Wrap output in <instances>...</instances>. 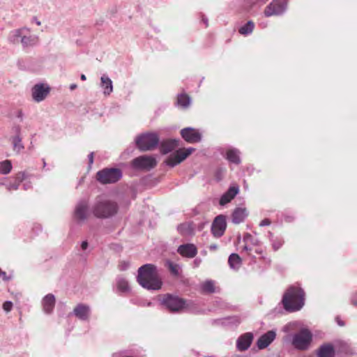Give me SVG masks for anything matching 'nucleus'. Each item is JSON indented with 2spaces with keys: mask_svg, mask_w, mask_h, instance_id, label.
I'll return each instance as SVG.
<instances>
[{
  "mask_svg": "<svg viewBox=\"0 0 357 357\" xmlns=\"http://www.w3.org/2000/svg\"><path fill=\"white\" fill-rule=\"evenodd\" d=\"M77 87V84H72L70 85V87L69 89L73 91L74 89H75Z\"/></svg>",
  "mask_w": 357,
  "mask_h": 357,
  "instance_id": "55",
  "label": "nucleus"
},
{
  "mask_svg": "<svg viewBox=\"0 0 357 357\" xmlns=\"http://www.w3.org/2000/svg\"><path fill=\"white\" fill-rule=\"evenodd\" d=\"M284 241L282 238H275L271 241L272 248L275 251L279 250L283 245Z\"/></svg>",
  "mask_w": 357,
  "mask_h": 357,
  "instance_id": "38",
  "label": "nucleus"
},
{
  "mask_svg": "<svg viewBox=\"0 0 357 357\" xmlns=\"http://www.w3.org/2000/svg\"><path fill=\"white\" fill-rule=\"evenodd\" d=\"M351 303L354 306L357 307V292L351 296Z\"/></svg>",
  "mask_w": 357,
  "mask_h": 357,
  "instance_id": "43",
  "label": "nucleus"
},
{
  "mask_svg": "<svg viewBox=\"0 0 357 357\" xmlns=\"http://www.w3.org/2000/svg\"><path fill=\"white\" fill-rule=\"evenodd\" d=\"M194 148L190 147L186 149H180L173 153H172L166 160L167 165L169 167H174L178 164L183 162L187 157H188L193 151Z\"/></svg>",
  "mask_w": 357,
  "mask_h": 357,
  "instance_id": "11",
  "label": "nucleus"
},
{
  "mask_svg": "<svg viewBox=\"0 0 357 357\" xmlns=\"http://www.w3.org/2000/svg\"><path fill=\"white\" fill-rule=\"evenodd\" d=\"M0 278H2V279L4 280V281H8L9 280V278L6 275V273L5 271H3L1 268H0Z\"/></svg>",
  "mask_w": 357,
  "mask_h": 357,
  "instance_id": "44",
  "label": "nucleus"
},
{
  "mask_svg": "<svg viewBox=\"0 0 357 357\" xmlns=\"http://www.w3.org/2000/svg\"><path fill=\"white\" fill-rule=\"evenodd\" d=\"M80 79H81L82 81H85V80L86 79V75H85L82 74V75H80Z\"/></svg>",
  "mask_w": 357,
  "mask_h": 357,
  "instance_id": "56",
  "label": "nucleus"
},
{
  "mask_svg": "<svg viewBox=\"0 0 357 357\" xmlns=\"http://www.w3.org/2000/svg\"><path fill=\"white\" fill-rule=\"evenodd\" d=\"M288 0H273L264 9V14L266 17L280 16L287 10Z\"/></svg>",
  "mask_w": 357,
  "mask_h": 357,
  "instance_id": "9",
  "label": "nucleus"
},
{
  "mask_svg": "<svg viewBox=\"0 0 357 357\" xmlns=\"http://www.w3.org/2000/svg\"><path fill=\"white\" fill-rule=\"evenodd\" d=\"M276 333L274 331H269L262 335L257 340V345L259 349L267 347L275 338Z\"/></svg>",
  "mask_w": 357,
  "mask_h": 357,
  "instance_id": "18",
  "label": "nucleus"
},
{
  "mask_svg": "<svg viewBox=\"0 0 357 357\" xmlns=\"http://www.w3.org/2000/svg\"><path fill=\"white\" fill-rule=\"evenodd\" d=\"M117 290L122 293L130 291V289L128 280L122 276H118L116 279Z\"/></svg>",
  "mask_w": 357,
  "mask_h": 357,
  "instance_id": "31",
  "label": "nucleus"
},
{
  "mask_svg": "<svg viewBox=\"0 0 357 357\" xmlns=\"http://www.w3.org/2000/svg\"><path fill=\"white\" fill-rule=\"evenodd\" d=\"M203 291L208 294L215 292V283L213 280H206L202 284Z\"/></svg>",
  "mask_w": 357,
  "mask_h": 357,
  "instance_id": "36",
  "label": "nucleus"
},
{
  "mask_svg": "<svg viewBox=\"0 0 357 357\" xmlns=\"http://www.w3.org/2000/svg\"><path fill=\"white\" fill-rule=\"evenodd\" d=\"M252 340L253 335L251 333L241 335L236 341L237 349L241 351L247 350L250 347Z\"/></svg>",
  "mask_w": 357,
  "mask_h": 357,
  "instance_id": "17",
  "label": "nucleus"
},
{
  "mask_svg": "<svg viewBox=\"0 0 357 357\" xmlns=\"http://www.w3.org/2000/svg\"><path fill=\"white\" fill-rule=\"evenodd\" d=\"M312 333L308 329L303 328L293 335L292 344L298 349H307L312 341Z\"/></svg>",
  "mask_w": 357,
  "mask_h": 357,
  "instance_id": "7",
  "label": "nucleus"
},
{
  "mask_svg": "<svg viewBox=\"0 0 357 357\" xmlns=\"http://www.w3.org/2000/svg\"><path fill=\"white\" fill-rule=\"evenodd\" d=\"M271 222L269 219L265 218L260 222L259 227L269 226L271 225Z\"/></svg>",
  "mask_w": 357,
  "mask_h": 357,
  "instance_id": "42",
  "label": "nucleus"
},
{
  "mask_svg": "<svg viewBox=\"0 0 357 357\" xmlns=\"http://www.w3.org/2000/svg\"><path fill=\"white\" fill-rule=\"evenodd\" d=\"M227 223L225 217L222 215H218L211 225V232L216 238L221 237L226 229Z\"/></svg>",
  "mask_w": 357,
  "mask_h": 357,
  "instance_id": "13",
  "label": "nucleus"
},
{
  "mask_svg": "<svg viewBox=\"0 0 357 357\" xmlns=\"http://www.w3.org/2000/svg\"><path fill=\"white\" fill-rule=\"evenodd\" d=\"M24 31L29 32L30 29L26 27H23L12 31L8 36V40L14 44L18 43L19 42L21 43V38L23 37Z\"/></svg>",
  "mask_w": 357,
  "mask_h": 357,
  "instance_id": "25",
  "label": "nucleus"
},
{
  "mask_svg": "<svg viewBox=\"0 0 357 357\" xmlns=\"http://www.w3.org/2000/svg\"><path fill=\"white\" fill-rule=\"evenodd\" d=\"M118 203L105 196H98L91 206V213L98 219H109L117 215Z\"/></svg>",
  "mask_w": 357,
  "mask_h": 357,
  "instance_id": "1",
  "label": "nucleus"
},
{
  "mask_svg": "<svg viewBox=\"0 0 357 357\" xmlns=\"http://www.w3.org/2000/svg\"><path fill=\"white\" fill-rule=\"evenodd\" d=\"M255 252H256V253H257V254H261V250H257H257H255Z\"/></svg>",
  "mask_w": 357,
  "mask_h": 357,
  "instance_id": "59",
  "label": "nucleus"
},
{
  "mask_svg": "<svg viewBox=\"0 0 357 357\" xmlns=\"http://www.w3.org/2000/svg\"><path fill=\"white\" fill-rule=\"evenodd\" d=\"M38 43V37L36 35L25 36L21 38V44L24 48L35 46Z\"/></svg>",
  "mask_w": 357,
  "mask_h": 357,
  "instance_id": "29",
  "label": "nucleus"
},
{
  "mask_svg": "<svg viewBox=\"0 0 357 357\" xmlns=\"http://www.w3.org/2000/svg\"><path fill=\"white\" fill-rule=\"evenodd\" d=\"M202 22L205 24L206 26H208V18L204 16V15H202Z\"/></svg>",
  "mask_w": 357,
  "mask_h": 357,
  "instance_id": "52",
  "label": "nucleus"
},
{
  "mask_svg": "<svg viewBox=\"0 0 357 357\" xmlns=\"http://www.w3.org/2000/svg\"><path fill=\"white\" fill-rule=\"evenodd\" d=\"M50 91V88L48 84L44 83L36 84L31 89L32 98L37 102H41L47 96Z\"/></svg>",
  "mask_w": 357,
  "mask_h": 357,
  "instance_id": "12",
  "label": "nucleus"
},
{
  "mask_svg": "<svg viewBox=\"0 0 357 357\" xmlns=\"http://www.w3.org/2000/svg\"><path fill=\"white\" fill-rule=\"evenodd\" d=\"M243 250L247 252H249L250 251L252 250V248L250 247H249L248 244H245V245L243 246Z\"/></svg>",
  "mask_w": 357,
  "mask_h": 357,
  "instance_id": "50",
  "label": "nucleus"
},
{
  "mask_svg": "<svg viewBox=\"0 0 357 357\" xmlns=\"http://www.w3.org/2000/svg\"><path fill=\"white\" fill-rule=\"evenodd\" d=\"M129 266H130V263L128 261H121L119 264V268L120 271H126L128 268Z\"/></svg>",
  "mask_w": 357,
  "mask_h": 357,
  "instance_id": "41",
  "label": "nucleus"
},
{
  "mask_svg": "<svg viewBox=\"0 0 357 357\" xmlns=\"http://www.w3.org/2000/svg\"><path fill=\"white\" fill-rule=\"evenodd\" d=\"M305 291L301 287L290 286L284 293L281 303L287 312H297L305 305Z\"/></svg>",
  "mask_w": 357,
  "mask_h": 357,
  "instance_id": "3",
  "label": "nucleus"
},
{
  "mask_svg": "<svg viewBox=\"0 0 357 357\" xmlns=\"http://www.w3.org/2000/svg\"><path fill=\"white\" fill-rule=\"evenodd\" d=\"M32 188V184H31V181H28V182H26L25 183H24L23 185V189L24 190H29Z\"/></svg>",
  "mask_w": 357,
  "mask_h": 357,
  "instance_id": "45",
  "label": "nucleus"
},
{
  "mask_svg": "<svg viewBox=\"0 0 357 357\" xmlns=\"http://www.w3.org/2000/svg\"><path fill=\"white\" fill-rule=\"evenodd\" d=\"M228 264L230 268L237 271L241 266L242 259L238 254L232 253L229 257Z\"/></svg>",
  "mask_w": 357,
  "mask_h": 357,
  "instance_id": "30",
  "label": "nucleus"
},
{
  "mask_svg": "<svg viewBox=\"0 0 357 357\" xmlns=\"http://www.w3.org/2000/svg\"><path fill=\"white\" fill-rule=\"evenodd\" d=\"M55 302V297L52 294L45 296L41 302L44 312L47 314H51L54 308Z\"/></svg>",
  "mask_w": 357,
  "mask_h": 357,
  "instance_id": "20",
  "label": "nucleus"
},
{
  "mask_svg": "<svg viewBox=\"0 0 357 357\" xmlns=\"http://www.w3.org/2000/svg\"><path fill=\"white\" fill-rule=\"evenodd\" d=\"M12 143L13 151L17 153L24 149V146L22 142V137L19 135H15L12 137Z\"/></svg>",
  "mask_w": 357,
  "mask_h": 357,
  "instance_id": "32",
  "label": "nucleus"
},
{
  "mask_svg": "<svg viewBox=\"0 0 357 357\" xmlns=\"http://www.w3.org/2000/svg\"><path fill=\"white\" fill-rule=\"evenodd\" d=\"M177 229L181 234L184 235L187 234L188 227L185 224H181L178 226Z\"/></svg>",
  "mask_w": 357,
  "mask_h": 357,
  "instance_id": "39",
  "label": "nucleus"
},
{
  "mask_svg": "<svg viewBox=\"0 0 357 357\" xmlns=\"http://www.w3.org/2000/svg\"><path fill=\"white\" fill-rule=\"evenodd\" d=\"M43 167H45L46 166V162H45V159H43Z\"/></svg>",
  "mask_w": 357,
  "mask_h": 357,
  "instance_id": "60",
  "label": "nucleus"
},
{
  "mask_svg": "<svg viewBox=\"0 0 357 357\" xmlns=\"http://www.w3.org/2000/svg\"><path fill=\"white\" fill-rule=\"evenodd\" d=\"M88 158H89V165H92L93 162V152L89 153V155H88Z\"/></svg>",
  "mask_w": 357,
  "mask_h": 357,
  "instance_id": "47",
  "label": "nucleus"
},
{
  "mask_svg": "<svg viewBox=\"0 0 357 357\" xmlns=\"http://www.w3.org/2000/svg\"><path fill=\"white\" fill-rule=\"evenodd\" d=\"M317 354L319 357H334L335 349L332 344H324L319 347Z\"/></svg>",
  "mask_w": 357,
  "mask_h": 357,
  "instance_id": "27",
  "label": "nucleus"
},
{
  "mask_svg": "<svg viewBox=\"0 0 357 357\" xmlns=\"http://www.w3.org/2000/svg\"><path fill=\"white\" fill-rule=\"evenodd\" d=\"M13 307V303L11 301H7L3 304V309L6 312H9Z\"/></svg>",
  "mask_w": 357,
  "mask_h": 357,
  "instance_id": "40",
  "label": "nucleus"
},
{
  "mask_svg": "<svg viewBox=\"0 0 357 357\" xmlns=\"http://www.w3.org/2000/svg\"><path fill=\"white\" fill-rule=\"evenodd\" d=\"M122 177V172L118 168H105L97 173V180L102 183H113Z\"/></svg>",
  "mask_w": 357,
  "mask_h": 357,
  "instance_id": "6",
  "label": "nucleus"
},
{
  "mask_svg": "<svg viewBox=\"0 0 357 357\" xmlns=\"http://www.w3.org/2000/svg\"><path fill=\"white\" fill-rule=\"evenodd\" d=\"M13 130L16 133V135H20L21 128L19 125L13 126Z\"/></svg>",
  "mask_w": 357,
  "mask_h": 357,
  "instance_id": "46",
  "label": "nucleus"
},
{
  "mask_svg": "<svg viewBox=\"0 0 357 357\" xmlns=\"http://www.w3.org/2000/svg\"><path fill=\"white\" fill-rule=\"evenodd\" d=\"M268 238L269 239V241L271 242L273 240L275 239V238H274V236H273V234L271 231H268Z\"/></svg>",
  "mask_w": 357,
  "mask_h": 357,
  "instance_id": "51",
  "label": "nucleus"
},
{
  "mask_svg": "<svg viewBox=\"0 0 357 357\" xmlns=\"http://www.w3.org/2000/svg\"><path fill=\"white\" fill-rule=\"evenodd\" d=\"M255 28V24L252 21H248L245 24L242 26L238 32L243 36H248L252 33Z\"/></svg>",
  "mask_w": 357,
  "mask_h": 357,
  "instance_id": "33",
  "label": "nucleus"
},
{
  "mask_svg": "<svg viewBox=\"0 0 357 357\" xmlns=\"http://www.w3.org/2000/svg\"><path fill=\"white\" fill-rule=\"evenodd\" d=\"M178 252L185 257L192 258L197 253V248L193 244L181 245L177 250Z\"/></svg>",
  "mask_w": 357,
  "mask_h": 357,
  "instance_id": "21",
  "label": "nucleus"
},
{
  "mask_svg": "<svg viewBox=\"0 0 357 357\" xmlns=\"http://www.w3.org/2000/svg\"><path fill=\"white\" fill-rule=\"evenodd\" d=\"M81 248L82 250H86L88 248V242L86 241H84L82 242Z\"/></svg>",
  "mask_w": 357,
  "mask_h": 357,
  "instance_id": "49",
  "label": "nucleus"
},
{
  "mask_svg": "<svg viewBox=\"0 0 357 357\" xmlns=\"http://www.w3.org/2000/svg\"><path fill=\"white\" fill-rule=\"evenodd\" d=\"M100 86L105 96H109L113 91V82L107 75H102L101 76Z\"/></svg>",
  "mask_w": 357,
  "mask_h": 357,
  "instance_id": "22",
  "label": "nucleus"
},
{
  "mask_svg": "<svg viewBox=\"0 0 357 357\" xmlns=\"http://www.w3.org/2000/svg\"><path fill=\"white\" fill-rule=\"evenodd\" d=\"M137 281L143 288L148 290H159L162 285L156 266L151 264H144L138 269Z\"/></svg>",
  "mask_w": 357,
  "mask_h": 357,
  "instance_id": "2",
  "label": "nucleus"
},
{
  "mask_svg": "<svg viewBox=\"0 0 357 357\" xmlns=\"http://www.w3.org/2000/svg\"><path fill=\"white\" fill-rule=\"evenodd\" d=\"M89 213H91V208H89V200L82 199L77 202L75 207L73 217L78 223H83L87 220Z\"/></svg>",
  "mask_w": 357,
  "mask_h": 357,
  "instance_id": "10",
  "label": "nucleus"
},
{
  "mask_svg": "<svg viewBox=\"0 0 357 357\" xmlns=\"http://www.w3.org/2000/svg\"><path fill=\"white\" fill-rule=\"evenodd\" d=\"M191 98L185 93H180L177 96L176 105L182 109H186L191 105Z\"/></svg>",
  "mask_w": 357,
  "mask_h": 357,
  "instance_id": "28",
  "label": "nucleus"
},
{
  "mask_svg": "<svg viewBox=\"0 0 357 357\" xmlns=\"http://www.w3.org/2000/svg\"><path fill=\"white\" fill-rule=\"evenodd\" d=\"M160 304L172 313H180L186 307L185 300L169 294L162 296Z\"/></svg>",
  "mask_w": 357,
  "mask_h": 357,
  "instance_id": "4",
  "label": "nucleus"
},
{
  "mask_svg": "<svg viewBox=\"0 0 357 357\" xmlns=\"http://www.w3.org/2000/svg\"><path fill=\"white\" fill-rule=\"evenodd\" d=\"M227 160L235 165H239L241 162L240 158V151L236 148H230L226 152Z\"/></svg>",
  "mask_w": 357,
  "mask_h": 357,
  "instance_id": "26",
  "label": "nucleus"
},
{
  "mask_svg": "<svg viewBox=\"0 0 357 357\" xmlns=\"http://www.w3.org/2000/svg\"><path fill=\"white\" fill-rule=\"evenodd\" d=\"M182 138L188 143H197L202 140V134L195 128L188 127L181 130Z\"/></svg>",
  "mask_w": 357,
  "mask_h": 357,
  "instance_id": "14",
  "label": "nucleus"
},
{
  "mask_svg": "<svg viewBox=\"0 0 357 357\" xmlns=\"http://www.w3.org/2000/svg\"><path fill=\"white\" fill-rule=\"evenodd\" d=\"M229 319L231 320V322H234L235 324H238L240 323V320L238 317H230Z\"/></svg>",
  "mask_w": 357,
  "mask_h": 357,
  "instance_id": "48",
  "label": "nucleus"
},
{
  "mask_svg": "<svg viewBox=\"0 0 357 357\" xmlns=\"http://www.w3.org/2000/svg\"><path fill=\"white\" fill-rule=\"evenodd\" d=\"M239 192V187L237 185L230 186L229 189L220 197L219 204L225 206L229 203Z\"/></svg>",
  "mask_w": 357,
  "mask_h": 357,
  "instance_id": "16",
  "label": "nucleus"
},
{
  "mask_svg": "<svg viewBox=\"0 0 357 357\" xmlns=\"http://www.w3.org/2000/svg\"><path fill=\"white\" fill-rule=\"evenodd\" d=\"M336 321H337V323L339 326H344V322L342 321V320H340L338 317L336 318Z\"/></svg>",
  "mask_w": 357,
  "mask_h": 357,
  "instance_id": "53",
  "label": "nucleus"
},
{
  "mask_svg": "<svg viewBox=\"0 0 357 357\" xmlns=\"http://www.w3.org/2000/svg\"><path fill=\"white\" fill-rule=\"evenodd\" d=\"M243 242L246 244H250L252 245H258L259 241L258 238L253 237L250 234L246 233L243 236Z\"/></svg>",
  "mask_w": 357,
  "mask_h": 357,
  "instance_id": "37",
  "label": "nucleus"
},
{
  "mask_svg": "<svg viewBox=\"0 0 357 357\" xmlns=\"http://www.w3.org/2000/svg\"><path fill=\"white\" fill-rule=\"evenodd\" d=\"M91 307L84 303L77 304L74 308L72 314L81 321H88L91 315Z\"/></svg>",
  "mask_w": 357,
  "mask_h": 357,
  "instance_id": "15",
  "label": "nucleus"
},
{
  "mask_svg": "<svg viewBox=\"0 0 357 357\" xmlns=\"http://www.w3.org/2000/svg\"><path fill=\"white\" fill-rule=\"evenodd\" d=\"M179 140L170 139L162 141L160 144V151L162 154H167L178 146Z\"/></svg>",
  "mask_w": 357,
  "mask_h": 357,
  "instance_id": "19",
  "label": "nucleus"
},
{
  "mask_svg": "<svg viewBox=\"0 0 357 357\" xmlns=\"http://www.w3.org/2000/svg\"><path fill=\"white\" fill-rule=\"evenodd\" d=\"M218 248V245L216 244H211L209 245V249L211 250H215Z\"/></svg>",
  "mask_w": 357,
  "mask_h": 357,
  "instance_id": "54",
  "label": "nucleus"
},
{
  "mask_svg": "<svg viewBox=\"0 0 357 357\" xmlns=\"http://www.w3.org/2000/svg\"><path fill=\"white\" fill-rule=\"evenodd\" d=\"M33 21H34V22L36 23V24H37V25H38V26H39V25H40V24H41V23H40V22L39 20H38V19H37V18H36V17H34V18H33Z\"/></svg>",
  "mask_w": 357,
  "mask_h": 357,
  "instance_id": "57",
  "label": "nucleus"
},
{
  "mask_svg": "<svg viewBox=\"0 0 357 357\" xmlns=\"http://www.w3.org/2000/svg\"><path fill=\"white\" fill-rule=\"evenodd\" d=\"M13 168L11 161L9 160H5L0 162V174L6 175L9 174Z\"/></svg>",
  "mask_w": 357,
  "mask_h": 357,
  "instance_id": "34",
  "label": "nucleus"
},
{
  "mask_svg": "<svg viewBox=\"0 0 357 357\" xmlns=\"http://www.w3.org/2000/svg\"><path fill=\"white\" fill-rule=\"evenodd\" d=\"M157 165L156 159L152 155H141L134 158L131 167L135 170L149 171Z\"/></svg>",
  "mask_w": 357,
  "mask_h": 357,
  "instance_id": "8",
  "label": "nucleus"
},
{
  "mask_svg": "<svg viewBox=\"0 0 357 357\" xmlns=\"http://www.w3.org/2000/svg\"><path fill=\"white\" fill-rule=\"evenodd\" d=\"M27 176L24 172H18L15 176L13 183L6 184V188L8 191L17 190L19 189L20 183L26 178Z\"/></svg>",
  "mask_w": 357,
  "mask_h": 357,
  "instance_id": "24",
  "label": "nucleus"
},
{
  "mask_svg": "<svg viewBox=\"0 0 357 357\" xmlns=\"http://www.w3.org/2000/svg\"><path fill=\"white\" fill-rule=\"evenodd\" d=\"M247 216L248 212L245 208H236L231 215L232 222L239 224L243 222Z\"/></svg>",
  "mask_w": 357,
  "mask_h": 357,
  "instance_id": "23",
  "label": "nucleus"
},
{
  "mask_svg": "<svg viewBox=\"0 0 357 357\" xmlns=\"http://www.w3.org/2000/svg\"><path fill=\"white\" fill-rule=\"evenodd\" d=\"M200 261H201V260H200V259H195V261H194V262H195V264H196V266H199V264Z\"/></svg>",
  "mask_w": 357,
  "mask_h": 357,
  "instance_id": "58",
  "label": "nucleus"
},
{
  "mask_svg": "<svg viewBox=\"0 0 357 357\" xmlns=\"http://www.w3.org/2000/svg\"><path fill=\"white\" fill-rule=\"evenodd\" d=\"M166 267L169 270L171 273L174 275L177 276L179 274V270L180 266L178 264L174 263L173 261L170 260H167L165 262Z\"/></svg>",
  "mask_w": 357,
  "mask_h": 357,
  "instance_id": "35",
  "label": "nucleus"
},
{
  "mask_svg": "<svg viewBox=\"0 0 357 357\" xmlns=\"http://www.w3.org/2000/svg\"><path fill=\"white\" fill-rule=\"evenodd\" d=\"M3 185V183H0V185Z\"/></svg>",
  "mask_w": 357,
  "mask_h": 357,
  "instance_id": "61",
  "label": "nucleus"
},
{
  "mask_svg": "<svg viewBox=\"0 0 357 357\" xmlns=\"http://www.w3.org/2000/svg\"><path fill=\"white\" fill-rule=\"evenodd\" d=\"M136 146L141 151H150L159 144V137L156 133L147 132L138 135L135 138Z\"/></svg>",
  "mask_w": 357,
  "mask_h": 357,
  "instance_id": "5",
  "label": "nucleus"
}]
</instances>
